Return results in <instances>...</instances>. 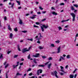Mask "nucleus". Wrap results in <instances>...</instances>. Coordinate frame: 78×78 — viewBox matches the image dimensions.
<instances>
[{
  "mask_svg": "<svg viewBox=\"0 0 78 78\" xmlns=\"http://www.w3.org/2000/svg\"><path fill=\"white\" fill-rule=\"evenodd\" d=\"M37 43H38V44H40L41 43V41H38L37 42Z\"/></svg>",
  "mask_w": 78,
  "mask_h": 78,
  "instance_id": "nucleus-58",
  "label": "nucleus"
},
{
  "mask_svg": "<svg viewBox=\"0 0 78 78\" xmlns=\"http://www.w3.org/2000/svg\"><path fill=\"white\" fill-rule=\"evenodd\" d=\"M8 30H10V31H11L12 30V29L11 27H10V25H9L8 27Z\"/></svg>",
  "mask_w": 78,
  "mask_h": 78,
  "instance_id": "nucleus-9",
  "label": "nucleus"
},
{
  "mask_svg": "<svg viewBox=\"0 0 78 78\" xmlns=\"http://www.w3.org/2000/svg\"><path fill=\"white\" fill-rule=\"evenodd\" d=\"M45 20H46V19H44L43 20H42V22H44V21H45Z\"/></svg>",
  "mask_w": 78,
  "mask_h": 78,
  "instance_id": "nucleus-49",
  "label": "nucleus"
},
{
  "mask_svg": "<svg viewBox=\"0 0 78 78\" xmlns=\"http://www.w3.org/2000/svg\"><path fill=\"white\" fill-rule=\"evenodd\" d=\"M52 59H53V58L51 57H50L48 58V61H50V60H52Z\"/></svg>",
  "mask_w": 78,
  "mask_h": 78,
  "instance_id": "nucleus-16",
  "label": "nucleus"
},
{
  "mask_svg": "<svg viewBox=\"0 0 78 78\" xmlns=\"http://www.w3.org/2000/svg\"><path fill=\"white\" fill-rule=\"evenodd\" d=\"M60 71L62 72H63L64 73H66L65 72L64 70L63 69H62V70H60Z\"/></svg>",
  "mask_w": 78,
  "mask_h": 78,
  "instance_id": "nucleus-30",
  "label": "nucleus"
},
{
  "mask_svg": "<svg viewBox=\"0 0 78 78\" xmlns=\"http://www.w3.org/2000/svg\"><path fill=\"white\" fill-rule=\"evenodd\" d=\"M42 27L44 28L45 29L47 28L48 27V26H46L45 24L43 25Z\"/></svg>",
  "mask_w": 78,
  "mask_h": 78,
  "instance_id": "nucleus-5",
  "label": "nucleus"
},
{
  "mask_svg": "<svg viewBox=\"0 0 78 78\" xmlns=\"http://www.w3.org/2000/svg\"><path fill=\"white\" fill-rule=\"evenodd\" d=\"M60 74L61 75H64V73H60Z\"/></svg>",
  "mask_w": 78,
  "mask_h": 78,
  "instance_id": "nucleus-59",
  "label": "nucleus"
},
{
  "mask_svg": "<svg viewBox=\"0 0 78 78\" xmlns=\"http://www.w3.org/2000/svg\"><path fill=\"white\" fill-rule=\"evenodd\" d=\"M6 63H7V62L6 61L5 62V63H3L4 65V66H5Z\"/></svg>",
  "mask_w": 78,
  "mask_h": 78,
  "instance_id": "nucleus-53",
  "label": "nucleus"
},
{
  "mask_svg": "<svg viewBox=\"0 0 78 78\" xmlns=\"http://www.w3.org/2000/svg\"><path fill=\"white\" fill-rule=\"evenodd\" d=\"M60 49H61V46H59L57 50L58 51L57 52V53H59L60 52Z\"/></svg>",
  "mask_w": 78,
  "mask_h": 78,
  "instance_id": "nucleus-7",
  "label": "nucleus"
},
{
  "mask_svg": "<svg viewBox=\"0 0 78 78\" xmlns=\"http://www.w3.org/2000/svg\"><path fill=\"white\" fill-rule=\"evenodd\" d=\"M17 48L18 50L19 51H21V50H20V47H19V45H17Z\"/></svg>",
  "mask_w": 78,
  "mask_h": 78,
  "instance_id": "nucleus-15",
  "label": "nucleus"
},
{
  "mask_svg": "<svg viewBox=\"0 0 78 78\" xmlns=\"http://www.w3.org/2000/svg\"><path fill=\"white\" fill-rule=\"evenodd\" d=\"M35 78V77H34V76H32V77H29V78Z\"/></svg>",
  "mask_w": 78,
  "mask_h": 78,
  "instance_id": "nucleus-64",
  "label": "nucleus"
},
{
  "mask_svg": "<svg viewBox=\"0 0 78 78\" xmlns=\"http://www.w3.org/2000/svg\"><path fill=\"white\" fill-rule=\"evenodd\" d=\"M23 62H22V63H20V66H22V65H23Z\"/></svg>",
  "mask_w": 78,
  "mask_h": 78,
  "instance_id": "nucleus-55",
  "label": "nucleus"
},
{
  "mask_svg": "<svg viewBox=\"0 0 78 78\" xmlns=\"http://www.w3.org/2000/svg\"><path fill=\"white\" fill-rule=\"evenodd\" d=\"M62 59L64 60V58L62 57H60V58H59V61H61Z\"/></svg>",
  "mask_w": 78,
  "mask_h": 78,
  "instance_id": "nucleus-12",
  "label": "nucleus"
},
{
  "mask_svg": "<svg viewBox=\"0 0 78 78\" xmlns=\"http://www.w3.org/2000/svg\"><path fill=\"white\" fill-rule=\"evenodd\" d=\"M77 70H78V69L76 68L74 71H73V73H75V72Z\"/></svg>",
  "mask_w": 78,
  "mask_h": 78,
  "instance_id": "nucleus-31",
  "label": "nucleus"
},
{
  "mask_svg": "<svg viewBox=\"0 0 78 78\" xmlns=\"http://www.w3.org/2000/svg\"><path fill=\"white\" fill-rule=\"evenodd\" d=\"M27 40H28V41H33V39H30L29 38H28L27 39Z\"/></svg>",
  "mask_w": 78,
  "mask_h": 78,
  "instance_id": "nucleus-35",
  "label": "nucleus"
},
{
  "mask_svg": "<svg viewBox=\"0 0 78 78\" xmlns=\"http://www.w3.org/2000/svg\"><path fill=\"white\" fill-rule=\"evenodd\" d=\"M29 51V50H27V48H24L22 50V52L23 53H24L25 52H26V51Z\"/></svg>",
  "mask_w": 78,
  "mask_h": 78,
  "instance_id": "nucleus-3",
  "label": "nucleus"
},
{
  "mask_svg": "<svg viewBox=\"0 0 78 78\" xmlns=\"http://www.w3.org/2000/svg\"><path fill=\"white\" fill-rule=\"evenodd\" d=\"M17 66H18V65H16V66H15L14 65H13V69H15V68L17 67Z\"/></svg>",
  "mask_w": 78,
  "mask_h": 78,
  "instance_id": "nucleus-20",
  "label": "nucleus"
},
{
  "mask_svg": "<svg viewBox=\"0 0 78 78\" xmlns=\"http://www.w3.org/2000/svg\"><path fill=\"white\" fill-rule=\"evenodd\" d=\"M55 42H56V43H57V44H59L60 41H59L58 40L57 41H56Z\"/></svg>",
  "mask_w": 78,
  "mask_h": 78,
  "instance_id": "nucleus-39",
  "label": "nucleus"
},
{
  "mask_svg": "<svg viewBox=\"0 0 78 78\" xmlns=\"http://www.w3.org/2000/svg\"><path fill=\"white\" fill-rule=\"evenodd\" d=\"M66 58H67L68 59H69V58H70V56L69 55H68L66 56Z\"/></svg>",
  "mask_w": 78,
  "mask_h": 78,
  "instance_id": "nucleus-46",
  "label": "nucleus"
},
{
  "mask_svg": "<svg viewBox=\"0 0 78 78\" xmlns=\"http://www.w3.org/2000/svg\"><path fill=\"white\" fill-rule=\"evenodd\" d=\"M38 67H44V65H40L38 66Z\"/></svg>",
  "mask_w": 78,
  "mask_h": 78,
  "instance_id": "nucleus-22",
  "label": "nucleus"
},
{
  "mask_svg": "<svg viewBox=\"0 0 78 78\" xmlns=\"http://www.w3.org/2000/svg\"><path fill=\"white\" fill-rule=\"evenodd\" d=\"M73 6H74L76 7V8H78V5H77V4H74Z\"/></svg>",
  "mask_w": 78,
  "mask_h": 78,
  "instance_id": "nucleus-27",
  "label": "nucleus"
},
{
  "mask_svg": "<svg viewBox=\"0 0 78 78\" xmlns=\"http://www.w3.org/2000/svg\"><path fill=\"white\" fill-rule=\"evenodd\" d=\"M69 25H68L65 27V28H68V27H69Z\"/></svg>",
  "mask_w": 78,
  "mask_h": 78,
  "instance_id": "nucleus-54",
  "label": "nucleus"
},
{
  "mask_svg": "<svg viewBox=\"0 0 78 78\" xmlns=\"http://www.w3.org/2000/svg\"><path fill=\"white\" fill-rule=\"evenodd\" d=\"M23 23L22 21L21 20H20L19 24L21 25V24H22Z\"/></svg>",
  "mask_w": 78,
  "mask_h": 78,
  "instance_id": "nucleus-21",
  "label": "nucleus"
},
{
  "mask_svg": "<svg viewBox=\"0 0 78 78\" xmlns=\"http://www.w3.org/2000/svg\"><path fill=\"white\" fill-rule=\"evenodd\" d=\"M27 58L28 59H31V58L30 57V54H29V55L27 56Z\"/></svg>",
  "mask_w": 78,
  "mask_h": 78,
  "instance_id": "nucleus-37",
  "label": "nucleus"
},
{
  "mask_svg": "<svg viewBox=\"0 0 78 78\" xmlns=\"http://www.w3.org/2000/svg\"><path fill=\"white\" fill-rule=\"evenodd\" d=\"M16 2H17V3L18 4V5H20V2L19 1L16 0Z\"/></svg>",
  "mask_w": 78,
  "mask_h": 78,
  "instance_id": "nucleus-19",
  "label": "nucleus"
},
{
  "mask_svg": "<svg viewBox=\"0 0 78 78\" xmlns=\"http://www.w3.org/2000/svg\"><path fill=\"white\" fill-rule=\"evenodd\" d=\"M22 74H20L18 72L16 73V76H19L20 75H22Z\"/></svg>",
  "mask_w": 78,
  "mask_h": 78,
  "instance_id": "nucleus-13",
  "label": "nucleus"
},
{
  "mask_svg": "<svg viewBox=\"0 0 78 78\" xmlns=\"http://www.w3.org/2000/svg\"><path fill=\"white\" fill-rule=\"evenodd\" d=\"M34 28H39V27H38V26H36V25H34Z\"/></svg>",
  "mask_w": 78,
  "mask_h": 78,
  "instance_id": "nucleus-45",
  "label": "nucleus"
},
{
  "mask_svg": "<svg viewBox=\"0 0 78 78\" xmlns=\"http://www.w3.org/2000/svg\"><path fill=\"white\" fill-rule=\"evenodd\" d=\"M36 15H33V16H32L31 17H30V19H34V18H36V17H35V16H36Z\"/></svg>",
  "mask_w": 78,
  "mask_h": 78,
  "instance_id": "nucleus-10",
  "label": "nucleus"
},
{
  "mask_svg": "<svg viewBox=\"0 0 78 78\" xmlns=\"http://www.w3.org/2000/svg\"><path fill=\"white\" fill-rule=\"evenodd\" d=\"M37 25H39V23L38 22L35 23Z\"/></svg>",
  "mask_w": 78,
  "mask_h": 78,
  "instance_id": "nucleus-62",
  "label": "nucleus"
},
{
  "mask_svg": "<svg viewBox=\"0 0 78 78\" xmlns=\"http://www.w3.org/2000/svg\"><path fill=\"white\" fill-rule=\"evenodd\" d=\"M13 36V35L12 34V33H10V38H12Z\"/></svg>",
  "mask_w": 78,
  "mask_h": 78,
  "instance_id": "nucleus-17",
  "label": "nucleus"
},
{
  "mask_svg": "<svg viewBox=\"0 0 78 78\" xmlns=\"http://www.w3.org/2000/svg\"><path fill=\"white\" fill-rule=\"evenodd\" d=\"M31 68H29L27 70V72H29V71H31Z\"/></svg>",
  "mask_w": 78,
  "mask_h": 78,
  "instance_id": "nucleus-34",
  "label": "nucleus"
},
{
  "mask_svg": "<svg viewBox=\"0 0 78 78\" xmlns=\"http://www.w3.org/2000/svg\"><path fill=\"white\" fill-rule=\"evenodd\" d=\"M52 14H53V15H57V13L55 12H52Z\"/></svg>",
  "mask_w": 78,
  "mask_h": 78,
  "instance_id": "nucleus-24",
  "label": "nucleus"
},
{
  "mask_svg": "<svg viewBox=\"0 0 78 78\" xmlns=\"http://www.w3.org/2000/svg\"><path fill=\"white\" fill-rule=\"evenodd\" d=\"M37 14H41V13L40 12H37Z\"/></svg>",
  "mask_w": 78,
  "mask_h": 78,
  "instance_id": "nucleus-56",
  "label": "nucleus"
},
{
  "mask_svg": "<svg viewBox=\"0 0 78 78\" xmlns=\"http://www.w3.org/2000/svg\"><path fill=\"white\" fill-rule=\"evenodd\" d=\"M42 12L43 14H45V13H46V11H42Z\"/></svg>",
  "mask_w": 78,
  "mask_h": 78,
  "instance_id": "nucleus-50",
  "label": "nucleus"
},
{
  "mask_svg": "<svg viewBox=\"0 0 78 78\" xmlns=\"http://www.w3.org/2000/svg\"><path fill=\"white\" fill-rule=\"evenodd\" d=\"M36 61V59H34V63H35V64H37V62Z\"/></svg>",
  "mask_w": 78,
  "mask_h": 78,
  "instance_id": "nucleus-28",
  "label": "nucleus"
},
{
  "mask_svg": "<svg viewBox=\"0 0 78 78\" xmlns=\"http://www.w3.org/2000/svg\"><path fill=\"white\" fill-rule=\"evenodd\" d=\"M11 51H9L7 52V54H9V53H11Z\"/></svg>",
  "mask_w": 78,
  "mask_h": 78,
  "instance_id": "nucleus-51",
  "label": "nucleus"
},
{
  "mask_svg": "<svg viewBox=\"0 0 78 78\" xmlns=\"http://www.w3.org/2000/svg\"><path fill=\"white\" fill-rule=\"evenodd\" d=\"M32 74H33L32 73H30L29 74V76H31V75H32Z\"/></svg>",
  "mask_w": 78,
  "mask_h": 78,
  "instance_id": "nucleus-52",
  "label": "nucleus"
},
{
  "mask_svg": "<svg viewBox=\"0 0 78 78\" xmlns=\"http://www.w3.org/2000/svg\"><path fill=\"white\" fill-rule=\"evenodd\" d=\"M39 8L41 10H43V8H42V7L41 6H39Z\"/></svg>",
  "mask_w": 78,
  "mask_h": 78,
  "instance_id": "nucleus-36",
  "label": "nucleus"
},
{
  "mask_svg": "<svg viewBox=\"0 0 78 78\" xmlns=\"http://www.w3.org/2000/svg\"><path fill=\"white\" fill-rule=\"evenodd\" d=\"M51 9H55V8H54V7H52L51 8Z\"/></svg>",
  "mask_w": 78,
  "mask_h": 78,
  "instance_id": "nucleus-61",
  "label": "nucleus"
},
{
  "mask_svg": "<svg viewBox=\"0 0 78 78\" xmlns=\"http://www.w3.org/2000/svg\"><path fill=\"white\" fill-rule=\"evenodd\" d=\"M54 73L55 75V76L56 77V78H58V77L57 76V74H56L58 73H57V72L56 71H55L54 72Z\"/></svg>",
  "mask_w": 78,
  "mask_h": 78,
  "instance_id": "nucleus-6",
  "label": "nucleus"
},
{
  "mask_svg": "<svg viewBox=\"0 0 78 78\" xmlns=\"http://www.w3.org/2000/svg\"><path fill=\"white\" fill-rule=\"evenodd\" d=\"M3 54L0 53V59H3Z\"/></svg>",
  "mask_w": 78,
  "mask_h": 78,
  "instance_id": "nucleus-11",
  "label": "nucleus"
},
{
  "mask_svg": "<svg viewBox=\"0 0 78 78\" xmlns=\"http://www.w3.org/2000/svg\"><path fill=\"white\" fill-rule=\"evenodd\" d=\"M38 34H39L40 36V37H43L42 36V35H41V33H39Z\"/></svg>",
  "mask_w": 78,
  "mask_h": 78,
  "instance_id": "nucleus-43",
  "label": "nucleus"
},
{
  "mask_svg": "<svg viewBox=\"0 0 78 78\" xmlns=\"http://www.w3.org/2000/svg\"><path fill=\"white\" fill-rule=\"evenodd\" d=\"M17 30H18L17 28H16L14 29V31H17Z\"/></svg>",
  "mask_w": 78,
  "mask_h": 78,
  "instance_id": "nucleus-40",
  "label": "nucleus"
},
{
  "mask_svg": "<svg viewBox=\"0 0 78 78\" xmlns=\"http://www.w3.org/2000/svg\"><path fill=\"white\" fill-rule=\"evenodd\" d=\"M42 58L43 59H45V58H46V57L45 56H42Z\"/></svg>",
  "mask_w": 78,
  "mask_h": 78,
  "instance_id": "nucleus-47",
  "label": "nucleus"
},
{
  "mask_svg": "<svg viewBox=\"0 0 78 78\" xmlns=\"http://www.w3.org/2000/svg\"><path fill=\"white\" fill-rule=\"evenodd\" d=\"M51 63H50V64L48 65V69H50V67H51Z\"/></svg>",
  "mask_w": 78,
  "mask_h": 78,
  "instance_id": "nucleus-23",
  "label": "nucleus"
},
{
  "mask_svg": "<svg viewBox=\"0 0 78 78\" xmlns=\"http://www.w3.org/2000/svg\"><path fill=\"white\" fill-rule=\"evenodd\" d=\"M74 77V75L72 74H70L69 76V78H73Z\"/></svg>",
  "mask_w": 78,
  "mask_h": 78,
  "instance_id": "nucleus-14",
  "label": "nucleus"
},
{
  "mask_svg": "<svg viewBox=\"0 0 78 78\" xmlns=\"http://www.w3.org/2000/svg\"><path fill=\"white\" fill-rule=\"evenodd\" d=\"M51 46L53 47H55V45H54V44H51Z\"/></svg>",
  "mask_w": 78,
  "mask_h": 78,
  "instance_id": "nucleus-44",
  "label": "nucleus"
},
{
  "mask_svg": "<svg viewBox=\"0 0 78 78\" xmlns=\"http://www.w3.org/2000/svg\"><path fill=\"white\" fill-rule=\"evenodd\" d=\"M14 3H13L11 7V8H13V7L14 6Z\"/></svg>",
  "mask_w": 78,
  "mask_h": 78,
  "instance_id": "nucleus-48",
  "label": "nucleus"
},
{
  "mask_svg": "<svg viewBox=\"0 0 78 78\" xmlns=\"http://www.w3.org/2000/svg\"><path fill=\"white\" fill-rule=\"evenodd\" d=\"M39 72L40 73H42V70L41 69H39L37 70V75H39Z\"/></svg>",
  "mask_w": 78,
  "mask_h": 78,
  "instance_id": "nucleus-2",
  "label": "nucleus"
},
{
  "mask_svg": "<svg viewBox=\"0 0 78 78\" xmlns=\"http://www.w3.org/2000/svg\"><path fill=\"white\" fill-rule=\"evenodd\" d=\"M5 20H6V19H7V18H6V16H5L4 17V18Z\"/></svg>",
  "mask_w": 78,
  "mask_h": 78,
  "instance_id": "nucleus-57",
  "label": "nucleus"
},
{
  "mask_svg": "<svg viewBox=\"0 0 78 78\" xmlns=\"http://www.w3.org/2000/svg\"><path fill=\"white\" fill-rule=\"evenodd\" d=\"M70 15L72 16V17H73V21L74 22V21H75V16H76V15H75V14L73 13H70Z\"/></svg>",
  "mask_w": 78,
  "mask_h": 78,
  "instance_id": "nucleus-1",
  "label": "nucleus"
},
{
  "mask_svg": "<svg viewBox=\"0 0 78 78\" xmlns=\"http://www.w3.org/2000/svg\"><path fill=\"white\" fill-rule=\"evenodd\" d=\"M60 5L61 6L62 5H64V3H61L60 4Z\"/></svg>",
  "mask_w": 78,
  "mask_h": 78,
  "instance_id": "nucleus-41",
  "label": "nucleus"
},
{
  "mask_svg": "<svg viewBox=\"0 0 78 78\" xmlns=\"http://www.w3.org/2000/svg\"><path fill=\"white\" fill-rule=\"evenodd\" d=\"M41 28L42 31L44 32V27L41 26Z\"/></svg>",
  "mask_w": 78,
  "mask_h": 78,
  "instance_id": "nucleus-18",
  "label": "nucleus"
},
{
  "mask_svg": "<svg viewBox=\"0 0 78 78\" xmlns=\"http://www.w3.org/2000/svg\"><path fill=\"white\" fill-rule=\"evenodd\" d=\"M77 37H78V34H77L76 35L75 37L76 38Z\"/></svg>",
  "mask_w": 78,
  "mask_h": 78,
  "instance_id": "nucleus-60",
  "label": "nucleus"
},
{
  "mask_svg": "<svg viewBox=\"0 0 78 78\" xmlns=\"http://www.w3.org/2000/svg\"><path fill=\"white\" fill-rule=\"evenodd\" d=\"M22 33H26L27 32V31L26 30H24L22 31Z\"/></svg>",
  "mask_w": 78,
  "mask_h": 78,
  "instance_id": "nucleus-38",
  "label": "nucleus"
},
{
  "mask_svg": "<svg viewBox=\"0 0 78 78\" xmlns=\"http://www.w3.org/2000/svg\"><path fill=\"white\" fill-rule=\"evenodd\" d=\"M39 49H40V50H42V49H43V48H44V47H42L40 46L39 47Z\"/></svg>",
  "mask_w": 78,
  "mask_h": 78,
  "instance_id": "nucleus-29",
  "label": "nucleus"
},
{
  "mask_svg": "<svg viewBox=\"0 0 78 78\" xmlns=\"http://www.w3.org/2000/svg\"><path fill=\"white\" fill-rule=\"evenodd\" d=\"M70 8H71V10H72V11H74V10H75V9L74 8V6H71L70 7Z\"/></svg>",
  "mask_w": 78,
  "mask_h": 78,
  "instance_id": "nucleus-8",
  "label": "nucleus"
},
{
  "mask_svg": "<svg viewBox=\"0 0 78 78\" xmlns=\"http://www.w3.org/2000/svg\"><path fill=\"white\" fill-rule=\"evenodd\" d=\"M58 28L59 29V30H62V27H61L59 26L58 27Z\"/></svg>",
  "mask_w": 78,
  "mask_h": 78,
  "instance_id": "nucleus-33",
  "label": "nucleus"
},
{
  "mask_svg": "<svg viewBox=\"0 0 78 78\" xmlns=\"http://www.w3.org/2000/svg\"><path fill=\"white\" fill-rule=\"evenodd\" d=\"M69 20H70L69 19H68L67 20H66L65 21L64 20H63L61 22H62V23L63 22H66V21H69Z\"/></svg>",
  "mask_w": 78,
  "mask_h": 78,
  "instance_id": "nucleus-25",
  "label": "nucleus"
},
{
  "mask_svg": "<svg viewBox=\"0 0 78 78\" xmlns=\"http://www.w3.org/2000/svg\"><path fill=\"white\" fill-rule=\"evenodd\" d=\"M9 66V64L8 63L7 64V65L5 66V69H6V68L7 67H8Z\"/></svg>",
  "mask_w": 78,
  "mask_h": 78,
  "instance_id": "nucleus-32",
  "label": "nucleus"
},
{
  "mask_svg": "<svg viewBox=\"0 0 78 78\" xmlns=\"http://www.w3.org/2000/svg\"><path fill=\"white\" fill-rule=\"evenodd\" d=\"M9 71H8L7 73L6 72V73L5 75H6V78H8V73H9Z\"/></svg>",
  "mask_w": 78,
  "mask_h": 78,
  "instance_id": "nucleus-26",
  "label": "nucleus"
},
{
  "mask_svg": "<svg viewBox=\"0 0 78 78\" xmlns=\"http://www.w3.org/2000/svg\"><path fill=\"white\" fill-rule=\"evenodd\" d=\"M17 56H18V55H15L14 56V58H17Z\"/></svg>",
  "mask_w": 78,
  "mask_h": 78,
  "instance_id": "nucleus-42",
  "label": "nucleus"
},
{
  "mask_svg": "<svg viewBox=\"0 0 78 78\" xmlns=\"http://www.w3.org/2000/svg\"><path fill=\"white\" fill-rule=\"evenodd\" d=\"M77 75L76 74H75L74 75V78H76V77Z\"/></svg>",
  "mask_w": 78,
  "mask_h": 78,
  "instance_id": "nucleus-63",
  "label": "nucleus"
},
{
  "mask_svg": "<svg viewBox=\"0 0 78 78\" xmlns=\"http://www.w3.org/2000/svg\"><path fill=\"white\" fill-rule=\"evenodd\" d=\"M40 55V54L39 53H36L35 55H33V56L35 58H37V57H39V56Z\"/></svg>",
  "mask_w": 78,
  "mask_h": 78,
  "instance_id": "nucleus-4",
  "label": "nucleus"
}]
</instances>
